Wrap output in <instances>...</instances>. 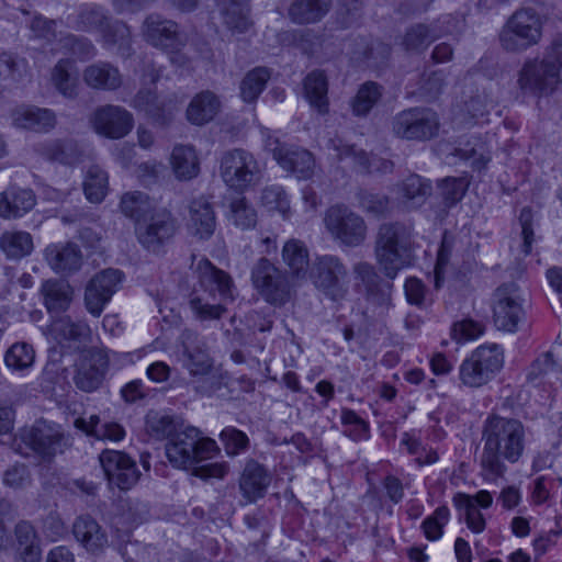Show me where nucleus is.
Returning a JSON list of instances; mask_svg holds the SVG:
<instances>
[{
	"instance_id": "nucleus-1",
	"label": "nucleus",
	"mask_w": 562,
	"mask_h": 562,
	"mask_svg": "<svg viewBox=\"0 0 562 562\" xmlns=\"http://www.w3.org/2000/svg\"><path fill=\"white\" fill-rule=\"evenodd\" d=\"M146 426L149 434L158 439H168L165 446L170 464L180 470L192 471L196 477L223 479L228 473L226 462L205 463L221 452L217 442L204 436L196 427L188 426L177 430L175 420L167 415L150 414Z\"/></svg>"
},
{
	"instance_id": "nucleus-2",
	"label": "nucleus",
	"mask_w": 562,
	"mask_h": 562,
	"mask_svg": "<svg viewBox=\"0 0 562 562\" xmlns=\"http://www.w3.org/2000/svg\"><path fill=\"white\" fill-rule=\"evenodd\" d=\"M483 449L480 476L485 483H496L507 472V463L520 461L526 450V428L516 418L488 416L482 429Z\"/></svg>"
},
{
	"instance_id": "nucleus-3",
	"label": "nucleus",
	"mask_w": 562,
	"mask_h": 562,
	"mask_svg": "<svg viewBox=\"0 0 562 562\" xmlns=\"http://www.w3.org/2000/svg\"><path fill=\"white\" fill-rule=\"evenodd\" d=\"M415 246L414 227L405 223H385L375 240V259L384 276L394 279L409 266Z\"/></svg>"
},
{
	"instance_id": "nucleus-4",
	"label": "nucleus",
	"mask_w": 562,
	"mask_h": 562,
	"mask_svg": "<svg viewBox=\"0 0 562 562\" xmlns=\"http://www.w3.org/2000/svg\"><path fill=\"white\" fill-rule=\"evenodd\" d=\"M547 19L535 8L517 9L506 20L498 34L501 47L520 54L540 44Z\"/></svg>"
},
{
	"instance_id": "nucleus-5",
	"label": "nucleus",
	"mask_w": 562,
	"mask_h": 562,
	"mask_svg": "<svg viewBox=\"0 0 562 562\" xmlns=\"http://www.w3.org/2000/svg\"><path fill=\"white\" fill-rule=\"evenodd\" d=\"M562 38H555L542 59H527L518 75V86L524 92L542 95L552 93L561 81Z\"/></svg>"
},
{
	"instance_id": "nucleus-6",
	"label": "nucleus",
	"mask_w": 562,
	"mask_h": 562,
	"mask_svg": "<svg viewBox=\"0 0 562 562\" xmlns=\"http://www.w3.org/2000/svg\"><path fill=\"white\" fill-rule=\"evenodd\" d=\"M182 364L194 378L196 391L210 396L221 389L220 376L214 372L213 360L204 340L191 330L181 335Z\"/></svg>"
},
{
	"instance_id": "nucleus-7",
	"label": "nucleus",
	"mask_w": 562,
	"mask_h": 562,
	"mask_svg": "<svg viewBox=\"0 0 562 562\" xmlns=\"http://www.w3.org/2000/svg\"><path fill=\"white\" fill-rule=\"evenodd\" d=\"M503 367V347L495 342L483 344L462 361L459 379L464 386L477 389L491 382Z\"/></svg>"
},
{
	"instance_id": "nucleus-8",
	"label": "nucleus",
	"mask_w": 562,
	"mask_h": 562,
	"mask_svg": "<svg viewBox=\"0 0 562 562\" xmlns=\"http://www.w3.org/2000/svg\"><path fill=\"white\" fill-rule=\"evenodd\" d=\"M143 36L148 44L166 52L173 65L186 67L189 64V57L182 53L187 45V36L175 21L159 14H150L144 21Z\"/></svg>"
},
{
	"instance_id": "nucleus-9",
	"label": "nucleus",
	"mask_w": 562,
	"mask_h": 562,
	"mask_svg": "<svg viewBox=\"0 0 562 562\" xmlns=\"http://www.w3.org/2000/svg\"><path fill=\"white\" fill-rule=\"evenodd\" d=\"M308 277L314 286L333 302L345 300L349 293V271L338 256H317L311 266Z\"/></svg>"
},
{
	"instance_id": "nucleus-10",
	"label": "nucleus",
	"mask_w": 562,
	"mask_h": 562,
	"mask_svg": "<svg viewBox=\"0 0 562 562\" xmlns=\"http://www.w3.org/2000/svg\"><path fill=\"white\" fill-rule=\"evenodd\" d=\"M220 173L224 183L237 192H245L257 186L262 176L256 157L243 148L231 149L223 154Z\"/></svg>"
},
{
	"instance_id": "nucleus-11",
	"label": "nucleus",
	"mask_w": 562,
	"mask_h": 562,
	"mask_svg": "<svg viewBox=\"0 0 562 562\" xmlns=\"http://www.w3.org/2000/svg\"><path fill=\"white\" fill-rule=\"evenodd\" d=\"M263 148L270 153L278 165L296 176L297 179L312 178L315 169L313 155L301 147L282 143L270 130L261 131Z\"/></svg>"
},
{
	"instance_id": "nucleus-12",
	"label": "nucleus",
	"mask_w": 562,
	"mask_h": 562,
	"mask_svg": "<svg viewBox=\"0 0 562 562\" xmlns=\"http://www.w3.org/2000/svg\"><path fill=\"white\" fill-rule=\"evenodd\" d=\"M324 223L333 238L341 245L358 247L367 238V224L362 216L344 204L330 206Z\"/></svg>"
},
{
	"instance_id": "nucleus-13",
	"label": "nucleus",
	"mask_w": 562,
	"mask_h": 562,
	"mask_svg": "<svg viewBox=\"0 0 562 562\" xmlns=\"http://www.w3.org/2000/svg\"><path fill=\"white\" fill-rule=\"evenodd\" d=\"M251 282L259 294L270 304H284L290 294L285 274L267 258H260L251 269Z\"/></svg>"
},
{
	"instance_id": "nucleus-14",
	"label": "nucleus",
	"mask_w": 562,
	"mask_h": 562,
	"mask_svg": "<svg viewBox=\"0 0 562 562\" xmlns=\"http://www.w3.org/2000/svg\"><path fill=\"white\" fill-rule=\"evenodd\" d=\"M438 131L439 117L429 109H409L398 113L393 121V132L405 139L427 140L437 136Z\"/></svg>"
},
{
	"instance_id": "nucleus-15",
	"label": "nucleus",
	"mask_w": 562,
	"mask_h": 562,
	"mask_svg": "<svg viewBox=\"0 0 562 562\" xmlns=\"http://www.w3.org/2000/svg\"><path fill=\"white\" fill-rule=\"evenodd\" d=\"M176 220L165 207H156L147 217L135 226L139 244L149 251L156 252L176 233Z\"/></svg>"
},
{
	"instance_id": "nucleus-16",
	"label": "nucleus",
	"mask_w": 562,
	"mask_h": 562,
	"mask_svg": "<svg viewBox=\"0 0 562 562\" xmlns=\"http://www.w3.org/2000/svg\"><path fill=\"white\" fill-rule=\"evenodd\" d=\"M123 280V273L117 269H105L97 273L87 284L85 304L90 314L99 317L111 301Z\"/></svg>"
},
{
	"instance_id": "nucleus-17",
	"label": "nucleus",
	"mask_w": 562,
	"mask_h": 562,
	"mask_svg": "<svg viewBox=\"0 0 562 562\" xmlns=\"http://www.w3.org/2000/svg\"><path fill=\"white\" fill-rule=\"evenodd\" d=\"M90 123L98 134L119 139L133 130L134 117L131 112L120 105L106 104L94 110Z\"/></svg>"
},
{
	"instance_id": "nucleus-18",
	"label": "nucleus",
	"mask_w": 562,
	"mask_h": 562,
	"mask_svg": "<svg viewBox=\"0 0 562 562\" xmlns=\"http://www.w3.org/2000/svg\"><path fill=\"white\" fill-rule=\"evenodd\" d=\"M99 461L110 485L125 491L139 480L140 472L136 462L122 451L104 450Z\"/></svg>"
},
{
	"instance_id": "nucleus-19",
	"label": "nucleus",
	"mask_w": 562,
	"mask_h": 562,
	"mask_svg": "<svg viewBox=\"0 0 562 562\" xmlns=\"http://www.w3.org/2000/svg\"><path fill=\"white\" fill-rule=\"evenodd\" d=\"M199 286L213 301L232 302L234 300V282L232 277L216 268L209 259L202 258L195 266Z\"/></svg>"
},
{
	"instance_id": "nucleus-20",
	"label": "nucleus",
	"mask_w": 562,
	"mask_h": 562,
	"mask_svg": "<svg viewBox=\"0 0 562 562\" xmlns=\"http://www.w3.org/2000/svg\"><path fill=\"white\" fill-rule=\"evenodd\" d=\"M525 311L518 295L509 286H501L494 294L493 319L499 330L514 333L524 319Z\"/></svg>"
},
{
	"instance_id": "nucleus-21",
	"label": "nucleus",
	"mask_w": 562,
	"mask_h": 562,
	"mask_svg": "<svg viewBox=\"0 0 562 562\" xmlns=\"http://www.w3.org/2000/svg\"><path fill=\"white\" fill-rule=\"evenodd\" d=\"M27 447L43 460H50L58 452H63L65 437L60 428L47 422H37L23 437Z\"/></svg>"
},
{
	"instance_id": "nucleus-22",
	"label": "nucleus",
	"mask_w": 562,
	"mask_h": 562,
	"mask_svg": "<svg viewBox=\"0 0 562 562\" xmlns=\"http://www.w3.org/2000/svg\"><path fill=\"white\" fill-rule=\"evenodd\" d=\"M109 364L106 355L101 350H88L79 360L75 374V384L83 392H93L102 383Z\"/></svg>"
},
{
	"instance_id": "nucleus-23",
	"label": "nucleus",
	"mask_w": 562,
	"mask_h": 562,
	"mask_svg": "<svg viewBox=\"0 0 562 562\" xmlns=\"http://www.w3.org/2000/svg\"><path fill=\"white\" fill-rule=\"evenodd\" d=\"M352 272L357 282L356 285L363 288L368 301L381 307L390 306L391 285H381V278L373 265L359 261L353 265Z\"/></svg>"
},
{
	"instance_id": "nucleus-24",
	"label": "nucleus",
	"mask_w": 562,
	"mask_h": 562,
	"mask_svg": "<svg viewBox=\"0 0 562 562\" xmlns=\"http://www.w3.org/2000/svg\"><path fill=\"white\" fill-rule=\"evenodd\" d=\"M131 105L144 112L154 123L159 125L168 124L177 109L176 102L160 100L150 89H140Z\"/></svg>"
},
{
	"instance_id": "nucleus-25",
	"label": "nucleus",
	"mask_w": 562,
	"mask_h": 562,
	"mask_svg": "<svg viewBox=\"0 0 562 562\" xmlns=\"http://www.w3.org/2000/svg\"><path fill=\"white\" fill-rule=\"evenodd\" d=\"M45 259L57 273H72L82 265L80 248L74 243L52 244L45 249Z\"/></svg>"
},
{
	"instance_id": "nucleus-26",
	"label": "nucleus",
	"mask_w": 562,
	"mask_h": 562,
	"mask_svg": "<svg viewBox=\"0 0 562 562\" xmlns=\"http://www.w3.org/2000/svg\"><path fill=\"white\" fill-rule=\"evenodd\" d=\"M271 476L258 462L251 460L243 471L239 488L247 503H255L266 495Z\"/></svg>"
},
{
	"instance_id": "nucleus-27",
	"label": "nucleus",
	"mask_w": 562,
	"mask_h": 562,
	"mask_svg": "<svg viewBox=\"0 0 562 562\" xmlns=\"http://www.w3.org/2000/svg\"><path fill=\"white\" fill-rule=\"evenodd\" d=\"M188 228L191 235L201 240H206L214 234L216 217L211 203L205 198L191 202Z\"/></svg>"
},
{
	"instance_id": "nucleus-28",
	"label": "nucleus",
	"mask_w": 562,
	"mask_h": 562,
	"mask_svg": "<svg viewBox=\"0 0 562 562\" xmlns=\"http://www.w3.org/2000/svg\"><path fill=\"white\" fill-rule=\"evenodd\" d=\"M76 540L89 552H101L108 546V536L98 521L90 516L78 517L72 526Z\"/></svg>"
},
{
	"instance_id": "nucleus-29",
	"label": "nucleus",
	"mask_w": 562,
	"mask_h": 562,
	"mask_svg": "<svg viewBox=\"0 0 562 562\" xmlns=\"http://www.w3.org/2000/svg\"><path fill=\"white\" fill-rule=\"evenodd\" d=\"M36 203L32 190L11 187L0 193V217L19 218L30 212Z\"/></svg>"
},
{
	"instance_id": "nucleus-30",
	"label": "nucleus",
	"mask_w": 562,
	"mask_h": 562,
	"mask_svg": "<svg viewBox=\"0 0 562 562\" xmlns=\"http://www.w3.org/2000/svg\"><path fill=\"white\" fill-rule=\"evenodd\" d=\"M82 78L88 87L103 91L117 90L123 82L119 68L105 61H98L87 66Z\"/></svg>"
},
{
	"instance_id": "nucleus-31",
	"label": "nucleus",
	"mask_w": 562,
	"mask_h": 562,
	"mask_svg": "<svg viewBox=\"0 0 562 562\" xmlns=\"http://www.w3.org/2000/svg\"><path fill=\"white\" fill-rule=\"evenodd\" d=\"M14 126L35 132H48L56 125V115L49 109L21 105L12 112Z\"/></svg>"
},
{
	"instance_id": "nucleus-32",
	"label": "nucleus",
	"mask_w": 562,
	"mask_h": 562,
	"mask_svg": "<svg viewBox=\"0 0 562 562\" xmlns=\"http://www.w3.org/2000/svg\"><path fill=\"white\" fill-rule=\"evenodd\" d=\"M223 24L232 33H245L251 26L247 0H215Z\"/></svg>"
},
{
	"instance_id": "nucleus-33",
	"label": "nucleus",
	"mask_w": 562,
	"mask_h": 562,
	"mask_svg": "<svg viewBox=\"0 0 562 562\" xmlns=\"http://www.w3.org/2000/svg\"><path fill=\"white\" fill-rule=\"evenodd\" d=\"M169 162L175 177L180 181L192 180L200 173V159L191 145L173 146Z\"/></svg>"
},
{
	"instance_id": "nucleus-34",
	"label": "nucleus",
	"mask_w": 562,
	"mask_h": 562,
	"mask_svg": "<svg viewBox=\"0 0 562 562\" xmlns=\"http://www.w3.org/2000/svg\"><path fill=\"white\" fill-rule=\"evenodd\" d=\"M282 261L292 278L304 280L310 273V252L300 239H289L282 248Z\"/></svg>"
},
{
	"instance_id": "nucleus-35",
	"label": "nucleus",
	"mask_w": 562,
	"mask_h": 562,
	"mask_svg": "<svg viewBox=\"0 0 562 562\" xmlns=\"http://www.w3.org/2000/svg\"><path fill=\"white\" fill-rule=\"evenodd\" d=\"M431 193L429 180L418 175H411L396 188L397 202L405 209L420 206Z\"/></svg>"
},
{
	"instance_id": "nucleus-36",
	"label": "nucleus",
	"mask_w": 562,
	"mask_h": 562,
	"mask_svg": "<svg viewBox=\"0 0 562 562\" xmlns=\"http://www.w3.org/2000/svg\"><path fill=\"white\" fill-rule=\"evenodd\" d=\"M333 0H294L288 14L296 24H314L322 21L331 9Z\"/></svg>"
},
{
	"instance_id": "nucleus-37",
	"label": "nucleus",
	"mask_w": 562,
	"mask_h": 562,
	"mask_svg": "<svg viewBox=\"0 0 562 562\" xmlns=\"http://www.w3.org/2000/svg\"><path fill=\"white\" fill-rule=\"evenodd\" d=\"M35 150L47 160L64 165H74L79 161L80 150L78 145L70 139H50L36 144Z\"/></svg>"
},
{
	"instance_id": "nucleus-38",
	"label": "nucleus",
	"mask_w": 562,
	"mask_h": 562,
	"mask_svg": "<svg viewBox=\"0 0 562 562\" xmlns=\"http://www.w3.org/2000/svg\"><path fill=\"white\" fill-rule=\"evenodd\" d=\"M221 102L216 94L206 90L198 93L189 103L187 119L194 125H204L211 122L218 113Z\"/></svg>"
},
{
	"instance_id": "nucleus-39",
	"label": "nucleus",
	"mask_w": 562,
	"mask_h": 562,
	"mask_svg": "<svg viewBox=\"0 0 562 562\" xmlns=\"http://www.w3.org/2000/svg\"><path fill=\"white\" fill-rule=\"evenodd\" d=\"M52 82L56 90L66 98L78 94V71L74 60L60 59L52 70Z\"/></svg>"
},
{
	"instance_id": "nucleus-40",
	"label": "nucleus",
	"mask_w": 562,
	"mask_h": 562,
	"mask_svg": "<svg viewBox=\"0 0 562 562\" xmlns=\"http://www.w3.org/2000/svg\"><path fill=\"white\" fill-rule=\"evenodd\" d=\"M157 206L148 194L140 191L126 192L120 201L121 212L135 225L147 217Z\"/></svg>"
},
{
	"instance_id": "nucleus-41",
	"label": "nucleus",
	"mask_w": 562,
	"mask_h": 562,
	"mask_svg": "<svg viewBox=\"0 0 562 562\" xmlns=\"http://www.w3.org/2000/svg\"><path fill=\"white\" fill-rule=\"evenodd\" d=\"M441 33L439 32L436 23L431 24H415L407 29L402 45L408 52H423L432 42L439 38Z\"/></svg>"
},
{
	"instance_id": "nucleus-42",
	"label": "nucleus",
	"mask_w": 562,
	"mask_h": 562,
	"mask_svg": "<svg viewBox=\"0 0 562 562\" xmlns=\"http://www.w3.org/2000/svg\"><path fill=\"white\" fill-rule=\"evenodd\" d=\"M305 98L319 113L328 111L327 79L322 71H312L304 80Z\"/></svg>"
},
{
	"instance_id": "nucleus-43",
	"label": "nucleus",
	"mask_w": 562,
	"mask_h": 562,
	"mask_svg": "<svg viewBox=\"0 0 562 562\" xmlns=\"http://www.w3.org/2000/svg\"><path fill=\"white\" fill-rule=\"evenodd\" d=\"M227 220L235 227L246 231L256 226L258 214L255 206L245 196H238L229 202Z\"/></svg>"
},
{
	"instance_id": "nucleus-44",
	"label": "nucleus",
	"mask_w": 562,
	"mask_h": 562,
	"mask_svg": "<svg viewBox=\"0 0 562 562\" xmlns=\"http://www.w3.org/2000/svg\"><path fill=\"white\" fill-rule=\"evenodd\" d=\"M44 303L48 312L65 311L71 301L70 286L58 280H48L42 288Z\"/></svg>"
},
{
	"instance_id": "nucleus-45",
	"label": "nucleus",
	"mask_w": 562,
	"mask_h": 562,
	"mask_svg": "<svg viewBox=\"0 0 562 562\" xmlns=\"http://www.w3.org/2000/svg\"><path fill=\"white\" fill-rule=\"evenodd\" d=\"M340 423L342 435L355 442L368 440L370 438V424L363 419L356 411L342 407L340 409Z\"/></svg>"
},
{
	"instance_id": "nucleus-46",
	"label": "nucleus",
	"mask_w": 562,
	"mask_h": 562,
	"mask_svg": "<svg viewBox=\"0 0 562 562\" xmlns=\"http://www.w3.org/2000/svg\"><path fill=\"white\" fill-rule=\"evenodd\" d=\"M0 247L9 258L19 259L31 254L33 239L27 232H5L0 238Z\"/></svg>"
},
{
	"instance_id": "nucleus-47",
	"label": "nucleus",
	"mask_w": 562,
	"mask_h": 562,
	"mask_svg": "<svg viewBox=\"0 0 562 562\" xmlns=\"http://www.w3.org/2000/svg\"><path fill=\"white\" fill-rule=\"evenodd\" d=\"M50 331L58 342L64 340H82L90 334L89 326L83 322H72L70 317L63 316L54 319Z\"/></svg>"
},
{
	"instance_id": "nucleus-48",
	"label": "nucleus",
	"mask_w": 562,
	"mask_h": 562,
	"mask_svg": "<svg viewBox=\"0 0 562 562\" xmlns=\"http://www.w3.org/2000/svg\"><path fill=\"white\" fill-rule=\"evenodd\" d=\"M452 503L454 507L462 512L467 527L474 533H482L486 528V520L482 512L474 507L469 498V494L457 493Z\"/></svg>"
},
{
	"instance_id": "nucleus-49",
	"label": "nucleus",
	"mask_w": 562,
	"mask_h": 562,
	"mask_svg": "<svg viewBox=\"0 0 562 562\" xmlns=\"http://www.w3.org/2000/svg\"><path fill=\"white\" fill-rule=\"evenodd\" d=\"M270 71L265 67H257L250 70L240 83V95L245 102H254L263 91Z\"/></svg>"
},
{
	"instance_id": "nucleus-50",
	"label": "nucleus",
	"mask_w": 562,
	"mask_h": 562,
	"mask_svg": "<svg viewBox=\"0 0 562 562\" xmlns=\"http://www.w3.org/2000/svg\"><path fill=\"white\" fill-rule=\"evenodd\" d=\"M108 190V173L99 166H91L83 182V191L92 203H100Z\"/></svg>"
},
{
	"instance_id": "nucleus-51",
	"label": "nucleus",
	"mask_w": 562,
	"mask_h": 562,
	"mask_svg": "<svg viewBox=\"0 0 562 562\" xmlns=\"http://www.w3.org/2000/svg\"><path fill=\"white\" fill-rule=\"evenodd\" d=\"M381 87L372 81L363 83L351 101L352 112L357 116L367 115L381 98Z\"/></svg>"
},
{
	"instance_id": "nucleus-52",
	"label": "nucleus",
	"mask_w": 562,
	"mask_h": 562,
	"mask_svg": "<svg viewBox=\"0 0 562 562\" xmlns=\"http://www.w3.org/2000/svg\"><path fill=\"white\" fill-rule=\"evenodd\" d=\"M35 360V352L31 345L16 342L5 352L4 362L9 369L16 372H24L30 369Z\"/></svg>"
},
{
	"instance_id": "nucleus-53",
	"label": "nucleus",
	"mask_w": 562,
	"mask_h": 562,
	"mask_svg": "<svg viewBox=\"0 0 562 562\" xmlns=\"http://www.w3.org/2000/svg\"><path fill=\"white\" fill-rule=\"evenodd\" d=\"M450 520V510L446 505L437 507L434 513L427 516L420 528L428 541H438L443 536V529Z\"/></svg>"
},
{
	"instance_id": "nucleus-54",
	"label": "nucleus",
	"mask_w": 562,
	"mask_h": 562,
	"mask_svg": "<svg viewBox=\"0 0 562 562\" xmlns=\"http://www.w3.org/2000/svg\"><path fill=\"white\" fill-rule=\"evenodd\" d=\"M211 297H204L199 294L195 289L191 294L190 307L195 317L200 321H215L220 319L226 312V308L221 303H211Z\"/></svg>"
},
{
	"instance_id": "nucleus-55",
	"label": "nucleus",
	"mask_w": 562,
	"mask_h": 562,
	"mask_svg": "<svg viewBox=\"0 0 562 562\" xmlns=\"http://www.w3.org/2000/svg\"><path fill=\"white\" fill-rule=\"evenodd\" d=\"M468 181L464 178L448 177L438 183L440 195L446 209L454 206L460 202L468 190Z\"/></svg>"
},
{
	"instance_id": "nucleus-56",
	"label": "nucleus",
	"mask_w": 562,
	"mask_h": 562,
	"mask_svg": "<svg viewBox=\"0 0 562 562\" xmlns=\"http://www.w3.org/2000/svg\"><path fill=\"white\" fill-rule=\"evenodd\" d=\"M357 201L360 209L374 216L385 215L391 209L390 199L385 194L368 190H359Z\"/></svg>"
},
{
	"instance_id": "nucleus-57",
	"label": "nucleus",
	"mask_w": 562,
	"mask_h": 562,
	"mask_svg": "<svg viewBox=\"0 0 562 562\" xmlns=\"http://www.w3.org/2000/svg\"><path fill=\"white\" fill-rule=\"evenodd\" d=\"M220 439L226 454L229 457L239 456L246 452L249 447L248 436L233 426L225 427L220 434Z\"/></svg>"
},
{
	"instance_id": "nucleus-58",
	"label": "nucleus",
	"mask_w": 562,
	"mask_h": 562,
	"mask_svg": "<svg viewBox=\"0 0 562 562\" xmlns=\"http://www.w3.org/2000/svg\"><path fill=\"white\" fill-rule=\"evenodd\" d=\"M485 331L483 323L465 318L456 322L451 327V338L457 342H467L470 340L477 339Z\"/></svg>"
},
{
	"instance_id": "nucleus-59",
	"label": "nucleus",
	"mask_w": 562,
	"mask_h": 562,
	"mask_svg": "<svg viewBox=\"0 0 562 562\" xmlns=\"http://www.w3.org/2000/svg\"><path fill=\"white\" fill-rule=\"evenodd\" d=\"M262 204L270 211H278L283 215L290 211V201L286 192L280 186H270L261 193Z\"/></svg>"
},
{
	"instance_id": "nucleus-60",
	"label": "nucleus",
	"mask_w": 562,
	"mask_h": 562,
	"mask_svg": "<svg viewBox=\"0 0 562 562\" xmlns=\"http://www.w3.org/2000/svg\"><path fill=\"white\" fill-rule=\"evenodd\" d=\"M106 16L97 7H87L81 9L76 20V27L81 31H98L104 27Z\"/></svg>"
},
{
	"instance_id": "nucleus-61",
	"label": "nucleus",
	"mask_w": 562,
	"mask_h": 562,
	"mask_svg": "<svg viewBox=\"0 0 562 562\" xmlns=\"http://www.w3.org/2000/svg\"><path fill=\"white\" fill-rule=\"evenodd\" d=\"M101 35L108 44H119L121 46L130 43V29L120 21L109 23L106 20L104 27L101 29Z\"/></svg>"
},
{
	"instance_id": "nucleus-62",
	"label": "nucleus",
	"mask_w": 562,
	"mask_h": 562,
	"mask_svg": "<svg viewBox=\"0 0 562 562\" xmlns=\"http://www.w3.org/2000/svg\"><path fill=\"white\" fill-rule=\"evenodd\" d=\"M331 147L337 151V156L342 159L344 157H351L359 166L371 170V164L368 154L364 150L357 149L352 145L342 144L341 140H329Z\"/></svg>"
},
{
	"instance_id": "nucleus-63",
	"label": "nucleus",
	"mask_w": 562,
	"mask_h": 562,
	"mask_svg": "<svg viewBox=\"0 0 562 562\" xmlns=\"http://www.w3.org/2000/svg\"><path fill=\"white\" fill-rule=\"evenodd\" d=\"M60 42H63L68 50L82 59L91 58L95 55L94 46L87 38H78L75 35L67 34L60 38Z\"/></svg>"
},
{
	"instance_id": "nucleus-64",
	"label": "nucleus",
	"mask_w": 562,
	"mask_h": 562,
	"mask_svg": "<svg viewBox=\"0 0 562 562\" xmlns=\"http://www.w3.org/2000/svg\"><path fill=\"white\" fill-rule=\"evenodd\" d=\"M19 79V67L15 58L9 53H0V86L9 87Z\"/></svg>"
}]
</instances>
